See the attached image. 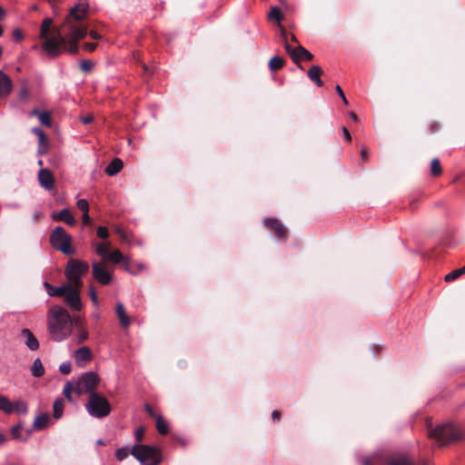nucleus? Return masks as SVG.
I'll return each mask as SVG.
<instances>
[{
	"mask_svg": "<svg viewBox=\"0 0 465 465\" xmlns=\"http://www.w3.org/2000/svg\"><path fill=\"white\" fill-rule=\"evenodd\" d=\"M59 371H61V373L63 374H69L72 371V365L69 361H65V362H63L60 366H59Z\"/></svg>",
	"mask_w": 465,
	"mask_h": 465,
	"instance_id": "42",
	"label": "nucleus"
},
{
	"mask_svg": "<svg viewBox=\"0 0 465 465\" xmlns=\"http://www.w3.org/2000/svg\"><path fill=\"white\" fill-rule=\"evenodd\" d=\"M0 411H3L6 414H12V401L7 397L0 395Z\"/></svg>",
	"mask_w": 465,
	"mask_h": 465,
	"instance_id": "32",
	"label": "nucleus"
},
{
	"mask_svg": "<svg viewBox=\"0 0 465 465\" xmlns=\"http://www.w3.org/2000/svg\"><path fill=\"white\" fill-rule=\"evenodd\" d=\"M272 417L273 419V420H280V417H281V413L280 411H273L272 413Z\"/></svg>",
	"mask_w": 465,
	"mask_h": 465,
	"instance_id": "58",
	"label": "nucleus"
},
{
	"mask_svg": "<svg viewBox=\"0 0 465 465\" xmlns=\"http://www.w3.org/2000/svg\"><path fill=\"white\" fill-rule=\"evenodd\" d=\"M38 180L41 186L46 190H52L54 187V178L48 169H41L38 173Z\"/></svg>",
	"mask_w": 465,
	"mask_h": 465,
	"instance_id": "14",
	"label": "nucleus"
},
{
	"mask_svg": "<svg viewBox=\"0 0 465 465\" xmlns=\"http://www.w3.org/2000/svg\"><path fill=\"white\" fill-rule=\"evenodd\" d=\"M90 215H89V212L88 213H83V216H82V220H83V223L84 224H88L90 223Z\"/></svg>",
	"mask_w": 465,
	"mask_h": 465,
	"instance_id": "55",
	"label": "nucleus"
},
{
	"mask_svg": "<svg viewBox=\"0 0 465 465\" xmlns=\"http://www.w3.org/2000/svg\"><path fill=\"white\" fill-rule=\"evenodd\" d=\"M12 410L13 413H16L18 415L25 414L28 411L27 404L25 401L22 400H18L15 401H12Z\"/></svg>",
	"mask_w": 465,
	"mask_h": 465,
	"instance_id": "27",
	"label": "nucleus"
},
{
	"mask_svg": "<svg viewBox=\"0 0 465 465\" xmlns=\"http://www.w3.org/2000/svg\"><path fill=\"white\" fill-rule=\"evenodd\" d=\"M64 402L62 399H57L54 401L53 404V410H54V417L55 419H60L63 416Z\"/></svg>",
	"mask_w": 465,
	"mask_h": 465,
	"instance_id": "31",
	"label": "nucleus"
},
{
	"mask_svg": "<svg viewBox=\"0 0 465 465\" xmlns=\"http://www.w3.org/2000/svg\"><path fill=\"white\" fill-rule=\"evenodd\" d=\"M85 409L90 416L97 419L107 417L112 411L109 401L98 392L88 396Z\"/></svg>",
	"mask_w": 465,
	"mask_h": 465,
	"instance_id": "5",
	"label": "nucleus"
},
{
	"mask_svg": "<svg viewBox=\"0 0 465 465\" xmlns=\"http://www.w3.org/2000/svg\"><path fill=\"white\" fill-rule=\"evenodd\" d=\"M263 225L271 231L277 240H287L288 231L286 227L277 219L269 217L263 220Z\"/></svg>",
	"mask_w": 465,
	"mask_h": 465,
	"instance_id": "11",
	"label": "nucleus"
},
{
	"mask_svg": "<svg viewBox=\"0 0 465 465\" xmlns=\"http://www.w3.org/2000/svg\"><path fill=\"white\" fill-rule=\"evenodd\" d=\"M96 46H97V44H95V43H85V44L84 45V48L86 51H88V52H93V51H94V50H95V48H96Z\"/></svg>",
	"mask_w": 465,
	"mask_h": 465,
	"instance_id": "51",
	"label": "nucleus"
},
{
	"mask_svg": "<svg viewBox=\"0 0 465 465\" xmlns=\"http://www.w3.org/2000/svg\"><path fill=\"white\" fill-rule=\"evenodd\" d=\"M131 455L142 465H158L162 461L161 450L156 446L134 444Z\"/></svg>",
	"mask_w": 465,
	"mask_h": 465,
	"instance_id": "4",
	"label": "nucleus"
},
{
	"mask_svg": "<svg viewBox=\"0 0 465 465\" xmlns=\"http://www.w3.org/2000/svg\"><path fill=\"white\" fill-rule=\"evenodd\" d=\"M32 375L40 378L45 374V368L40 359H35L31 368Z\"/></svg>",
	"mask_w": 465,
	"mask_h": 465,
	"instance_id": "26",
	"label": "nucleus"
},
{
	"mask_svg": "<svg viewBox=\"0 0 465 465\" xmlns=\"http://www.w3.org/2000/svg\"><path fill=\"white\" fill-rule=\"evenodd\" d=\"M341 131H342V134H343L345 141L351 142V136L349 130L346 127H342Z\"/></svg>",
	"mask_w": 465,
	"mask_h": 465,
	"instance_id": "52",
	"label": "nucleus"
},
{
	"mask_svg": "<svg viewBox=\"0 0 465 465\" xmlns=\"http://www.w3.org/2000/svg\"><path fill=\"white\" fill-rule=\"evenodd\" d=\"M136 268H137V270H135V271H136V273H137L138 272H142V271L145 270V265L143 264V263H138L136 265Z\"/></svg>",
	"mask_w": 465,
	"mask_h": 465,
	"instance_id": "62",
	"label": "nucleus"
},
{
	"mask_svg": "<svg viewBox=\"0 0 465 465\" xmlns=\"http://www.w3.org/2000/svg\"><path fill=\"white\" fill-rule=\"evenodd\" d=\"M131 454V450H128L126 447L119 448L115 450V458L122 461Z\"/></svg>",
	"mask_w": 465,
	"mask_h": 465,
	"instance_id": "37",
	"label": "nucleus"
},
{
	"mask_svg": "<svg viewBox=\"0 0 465 465\" xmlns=\"http://www.w3.org/2000/svg\"><path fill=\"white\" fill-rule=\"evenodd\" d=\"M80 67L82 69V71L84 72H90L92 67H93V64L91 61H88V60H83L81 62V64H80Z\"/></svg>",
	"mask_w": 465,
	"mask_h": 465,
	"instance_id": "46",
	"label": "nucleus"
},
{
	"mask_svg": "<svg viewBox=\"0 0 465 465\" xmlns=\"http://www.w3.org/2000/svg\"><path fill=\"white\" fill-rule=\"evenodd\" d=\"M48 151V142L47 138L45 137V140L41 143V140H38V154L42 155L46 153Z\"/></svg>",
	"mask_w": 465,
	"mask_h": 465,
	"instance_id": "39",
	"label": "nucleus"
},
{
	"mask_svg": "<svg viewBox=\"0 0 465 465\" xmlns=\"http://www.w3.org/2000/svg\"><path fill=\"white\" fill-rule=\"evenodd\" d=\"M5 15V9L0 5V20L4 19Z\"/></svg>",
	"mask_w": 465,
	"mask_h": 465,
	"instance_id": "64",
	"label": "nucleus"
},
{
	"mask_svg": "<svg viewBox=\"0 0 465 465\" xmlns=\"http://www.w3.org/2000/svg\"><path fill=\"white\" fill-rule=\"evenodd\" d=\"M281 29V37L284 43V48L288 54L291 56L292 60L298 64V66L302 69V66L300 64L301 60L312 61L313 59V54L306 50L302 45H298L296 47H292L287 41V33L285 29L280 25Z\"/></svg>",
	"mask_w": 465,
	"mask_h": 465,
	"instance_id": "8",
	"label": "nucleus"
},
{
	"mask_svg": "<svg viewBox=\"0 0 465 465\" xmlns=\"http://www.w3.org/2000/svg\"><path fill=\"white\" fill-rule=\"evenodd\" d=\"M90 36L94 39V40H97V39H100L101 38V35L95 32V31H91L90 32Z\"/></svg>",
	"mask_w": 465,
	"mask_h": 465,
	"instance_id": "59",
	"label": "nucleus"
},
{
	"mask_svg": "<svg viewBox=\"0 0 465 465\" xmlns=\"http://www.w3.org/2000/svg\"><path fill=\"white\" fill-rule=\"evenodd\" d=\"M93 246L94 248L95 252L102 258V261L106 262V257L109 254V250L111 247L110 242H94Z\"/></svg>",
	"mask_w": 465,
	"mask_h": 465,
	"instance_id": "22",
	"label": "nucleus"
},
{
	"mask_svg": "<svg viewBox=\"0 0 465 465\" xmlns=\"http://www.w3.org/2000/svg\"><path fill=\"white\" fill-rule=\"evenodd\" d=\"M79 289L80 288L69 284V289H66L64 294V301L74 311H80L82 309Z\"/></svg>",
	"mask_w": 465,
	"mask_h": 465,
	"instance_id": "12",
	"label": "nucleus"
},
{
	"mask_svg": "<svg viewBox=\"0 0 465 465\" xmlns=\"http://www.w3.org/2000/svg\"><path fill=\"white\" fill-rule=\"evenodd\" d=\"M38 120L45 126L50 127L52 125L51 115L48 112H41L38 115Z\"/></svg>",
	"mask_w": 465,
	"mask_h": 465,
	"instance_id": "36",
	"label": "nucleus"
},
{
	"mask_svg": "<svg viewBox=\"0 0 465 465\" xmlns=\"http://www.w3.org/2000/svg\"><path fill=\"white\" fill-rule=\"evenodd\" d=\"M362 465H381L384 462L381 453H374L370 457H365L361 460Z\"/></svg>",
	"mask_w": 465,
	"mask_h": 465,
	"instance_id": "25",
	"label": "nucleus"
},
{
	"mask_svg": "<svg viewBox=\"0 0 465 465\" xmlns=\"http://www.w3.org/2000/svg\"><path fill=\"white\" fill-rule=\"evenodd\" d=\"M123 262L124 269L128 272L131 274H136V271L131 266L130 261L127 257H125V260Z\"/></svg>",
	"mask_w": 465,
	"mask_h": 465,
	"instance_id": "43",
	"label": "nucleus"
},
{
	"mask_svg": "<svg viewBox=\"0 0 465 465\" xmlns=\"http://www.w3.org/2000/svg\"><path fill=\"white\" fill-rule=\"evenodd\" d=\"M71 392L76 393V383L67 381L64 387V394L66 398H70Z\"/></svg>",
	"mask_w": 465,
	"mask_h": 465,
	"instance_id": "38",
	"label": "nucleus"
},
{
	"mask_svg": "<svg viewBox=\"0 0 465 465\" xmlns=\"http://www.w3.org/2000/svg\"><path fill=\"white\" fill-rule=\"evenodd\" d=\"M6 440H7L6 436L4 433L0 432V445L6 442Z\"/></svg>",
	"mask_w": 465,
	"mask_h": 465,
	"instance_id": "61",
	"label": "nucleus"
},
{
	"mask_svg": "<svg viewBox=\"0 0 465 465\" xmlns=\"http://www.w3.org/2000/svg\"><path fill=\"white\" fill-rule=\"evenodd\" d=\"M50 243L57 251L66 255H74L75 250L72 247V236L62 226H56L50 234Z\"/></svg>",
	"mask_w": 465,
	"mask_h": 465,
	"instance_id": "7",
	"label": "nucleus"
},
{
	"mask_svg": "<svg viewBox=\"0 0 465 465\" xmlns=\"http://www.w3.org/2000/svg\"><path fill=\"white\" fill-rule=\"evenodd\" d=\"M464 273H465V265L462 268L456 269V270L450 272V273H448L445 276L444 280H445V282H452V281L458 279L460 276H461Z\"/></svg>",
	"mask_w": 465,
	"mask_h": 465,
	"instance_id": "35",
	"label": "nucleus"
},
{
	"mask_svg": "<svg viewBox=\"0 0 465 465\" xmlns=\"http://www.w3.org/2000/svg\"><path fill=\"white\" fill-rule=\"evenodd\" d=\"M49 416L46 413L41 414L37 416L33 423V427L35 430H41L47 427L49 422Z\"/></svg>",
	"mask_w": 465,
	"mask_h": 465,
	"instance_id": "24",
	"label": "nucleus"
},
{
	"mask_svg": "<svg viewBox=\"0 0 465 465\" xmlns=\"http://www.w3.org/2000/svg\"><path fill=\"white\" fill-rule=\"evenodd\" d=\"M76 205L81 211H83V213L89 212V203L85 199H79Z\"/></svg>",
	"mask_w": 465,
	"mask_h": 465,
	"instance_id": "40",
	"label": "nucleus"
},
{
	"mask_svg": "<svg viewBox=\"0 0 465 465\" xmlns=\"http://www.w3.org/2000/svg\"><path fill=\"white\" fill-rule=\"evenodd\" d=\"M361 159L363 162L368 161V152H367L366 148H364V147L361 148Z\"/></svg>",
	"mask_w": 465,
	"mask_h": 465,
	"instance_id": "56",
	"label": "nucleus"
},
{
	"mask_svg": "<svg viewBox=\"0 0 465 465\" xmlns=\"http://www.w3.org/2000/svg\"><path fill=\"white\" fill-rule=\"evenodd\" d=\"M123 161L119 158H114L105 168V173L110 176H114L123 169Z\"/></svg>",
	"mask_w": 465,
	"mask_h": 465,
	"instance_id": "23",
	"label": "nucleus"
},
{
	"mask_svg": "<svg viewBox=\"0 0 465 465\" xmlns=\"http://www.w3.org/2000/svg\"><path fill=\"white\" fill-rule=\"evenodd\" d=\"M88 292H89L90 298H91L92 302H94V304H95V305L98 304V297L96 294V291L93 285L89 286Z\"/></svg>",
	"mask_w": 465,
	"mask_h": 465,
	"instance_id": "44",
	"label": "nucleus"
},
{
	"mask_svg": "<svg viewBox=\"0 0 465 465\" xmlns=\"http://www.w3.org/2000/svg\"><path fill=\"white\" fill-rule=\"evenodd\" d=\"M322 70L319 65H312L307 72V75L312 82H313L318 87L323 85V82L321 79Z\"/></svg>",
	"mask_w": 465,
	"mask_h": 465,
	"instance_id": "20",
	"label": "nucleus"
},
{
	"mask_svg": "<svg viewBox=\"0 0 465 465\" xmlns=\"http://www.w3.org/2000/svg\"><path fill=\"white\" fill-rule=\"evenodd\" d=\"M335 90H336L337 94H339V96L341 98L343 104L347 105L348 104V100L345 97V95L343 94V91L341 90V86L340 85H336Z\"/></svg>",
	"mask_w": 465,
	"mask_h": 465,
	"instance_id": "50",
	"label": "nucleus"
},
{
	"mask_svg": "<svg viewBox=\"0 0 465 465\" xmlns=\"http://www.w3.org/2000/svg\"><path fill=\"white\" fill-rule=\"evenodd\" d=\"M427 428L429 437L434 439L440 446L461 439L463 436L460 429L452 423H443L432 428L431 422L427 420Z\"/></svg>",
	"mask_w": 465,
	"mask_h": 465,
	"instance_id": "3",
	"label": "nucleus"
},
{
	"mask_svg": "<svg viewBox=\"0 0 465 465\" xmlns=\"http://www.w3.org/2000/svg\"><path fill=\"white\" fill-rule=\"evenodd\" d=\"M144 436V429L143 427L137 428L134 431V437L137 441H141Z\"/></svg>",
	"mask_w": 465,
	"mask_h": 465,
	"instance_id": "48",
	"label": "nucleus"
},
{
	"mask_svg": "<svg viewBox=\"0 0 465 465\" xmlns=\"http://www.w3.org/2000/svg\"><path fill=\"white\" fill-rule=\"evenodd\" d=\"M97 237L101 239H107L109 236L108 229L104 226H99L96 230Z\"/></svg>",
	"mask_w": 465,
	"mask_h": 465,
	"instance_id": "41",
	"label": "nucleus"
},
{
	"mask_svg": "<svg viewBox=\"0 0 465 465\" xmlns=\"http://www.w3.org/2000/svg\"><path fill=\"white\" fill-rule=\"evenodd\" d=\"M47 330L50 338L56 342L63 341L71 335L73 321L65 308L54 305L48 310Z\"/></svg>",
	"mask_w": 465,
	"mask_h": 465,
	"instance_id": "2",
	"label": "nucleus"
},
{
	"mask_svg": "<svg viewBox=\"0 0 465 465\" xmlns=\"http://www.w3.org/2000/svg\"><path fill=\"white\" fill-rule=\"evenodd\" d=\"M92 359V351L87 346H83L74 351L75 363L80 367H84Z\"/></svg>",
	"mask_w": 465,
	"mask_h": 465,
	"instance_id": "13",
	"label": "nucleus"
},
{
	"mask_svg": "<svg viewBox=\"0 0 465 465\" xmlns=\"http://www.w3.org/2000/svg\"><path fill=\"white\" fill-rule=\"evenodd\" d=\"M88 10L89 5L84 3H79L70 9L62 25L68 31L65 35H63L61 28H52V18H45L39 34L43 40V50L52 57H57L64 52L76 54L79 40L87 34V27L82 22L85 19Z\"/></svg>",
	"mask_w": 465,
	"mask_h": 465,
	"instance_id": "1",
	"label": "nucleus"
},
{
	"mask_svg": "<svg viewBox=\"0 0 465 465\" xmlns=\"http://www.w3.org/2000/svg\"><path fill=\"white\" fill-rule=\"evenodd\" d=\"M13 89V84L11 78L0 71V96L5 97L11 94Z\"/></svg>",
	"mask_w": 465,
	"mask_h": 465,
	"instance_id": "16",
	"label": "nucleus"
},
{
	"mask_svg": "<svg viewBox=\"0 0 465 465\" xmlns=\"http://www.w3.org/2000/svg\"><path fill=\"white\" fill-rule=\"evenodd\" d=\"M124 260L125 257L118 249H116L109 252V254L106 257V263H108V262H112L114 264H118L124 262Z\"/></svg>",
	"mask_w": 465,
	"mask_h": 465,
	"instance_id": "28",
	"label": "nucleus"
},
{
	"mask_svg": "<svg viewBox=\"0 0 465 465\" xmlns=\"http://www.w3.org/2000/svg\"><path fill=\"white\" fill-rule=\"evenodd\" d=\"M23 422H19L15 426L12 427L11 435L13 439L20 441H26L28 440L31 434V430H26L25 431H23Z\"/></svg>",
	"mask_w": 465,
	"mask_h": 465,
	"instance_id": "17",
	"label": "nucleus"
},
{
	"mask_svg": "<svg viewBox=\"0 0 465 465\" xmlns=\"http://www.w3.org/2000/svg\"><path fill=\"white\" fill-rule=\"evenodd\" d=\"M115 312H116V315L120 321V323L122 325L123 328H127L129 327L130 323H131V319L130 317L127 315L126 312H125V309H124V306L122 302H117L116 303V306H115Z\"/></svg>",
	"mask_w": 465,
	"mask_h": 465,
	"instance_id": "21",
	"label": "nucleus"
},
{
	"mask_svg": "<svg viewBox=\"0 0 465 465\" xmlns=\"http://www.w3.org/2000/svg\"><path fill=\"white\" fill-rule=\"evenodd\" d=\"M21 336L25 339V343L31 351H36L39 348L37 339L29 329H23Z\"/></svg>",
	"mask_w": 465,
	"mask_h": 465,
	"instance_id": "18",
	"label": "nucleus"
},
{
	"mask_svg": "<svg viewBox=\"0 0 465 465\" xmlns=\"http://www.w3.org/2000/svg\"><path fill=\"white\" fill-rule=\"evenodd\" d=\"M100 381L97 373L94 371L84 372L76 381V394L82 395L84 393H97L96 387Z\"/></svg>",
	"mask_w": 465,
	"mask_h": 465,
	"instance_id": "10",
	"label": "nucleus"
},
{
	"mask_svg": "<svg viewBox=\"0 0 465 465\" xmlns=\"http://www.w3.org/2000/svg\"><path fill=\"white\" fill-rule=\"evenodd\" d=\"M156 429L162 435H165L169 432V427L164 419L161 415L156 416Z\"/></svg>",
	"mask_w": 465,
	"mask_h": 465,
	"instance_id": "30",
	"label": "nucleus"
},
{
	"mask_svg": "<svg viewBox=\"0 0 465 465\" xmlns=\"http://www.w3.org/2000/svg\"><path fill=\"white\" fill-rule=\"evenodd\" d=\"M40 114H41V112H40L38 109L35 108V109H33V110L29 113V115H30V116H36V117L38 118V115H39Z\"/></svg>",
	"mask_w": 465,
	"mask_h": 465,
	"instance_id": "60",
	"label": "nucleus"
},
{
	"mask_svg": "<svg viewBox=\"0 0 465 465\" xmlns=\"http://www.w3.org/2000/svg\"><path fill=\"white\" fill-rule=\"evenodd\" d=\"M51 218L54 221H60L71 226L75 224V219L68 209H63L58 213H53L51 214Z\"/></svg>",
	"mask_w": 465,
	"mask_h": 465,
	"instance_id": "15",
	"label": "nucleus"
},
{
	"mask_svg": "<svg viewBox=\"0 0 465 465\" xmlns=\"http://www.w3.org/2000/svg\"><path fill=\"white\" fill-rule=\"evenodd\" d=\"M88 338V332L86 331H81L79 333V341L83 342Z\"/></svg>",
	"mask_w": 465,
	"mask_h": 465,
	"instance_id": "54",
	"label": "nucleus"
},
{
	"mask_svg": "<svg viewBox=\"0 0 465 465\" xmlns=\"http://www.w3.org/2000/svg\"><path fill=\"white\" fill-rule=\"evenodd\" d=\"M114 268L109 267L105 261H94L92 262L93 278L101 285H109L114 281Z\"/></svg>",
	"mask_w": 465,
	"mask_h": 465,
	"instance_id": "9",
	"label": "nucleus"
},
{
	"mask_svg": "<svg viewBox=\"0 0 465 465\" xmlns=\"http://www.w3.org/2000/svg\"><path fill=\"white\" fill-rule=\"evenodd\" d=\"M145 411L150 416L156 419L157 414H155L153 409L149 404L145 405Z\"/></svg>",
	"mask_w": 465,
	"mask_h": 465,
	"instance_id": "53",
	"label": "nucleus"
},
{
	"mask_svg": "<svg viewBox=\"0 0 465 465\" xmlns=\"http://www.w3.org/2000/svg\"><path fill=\"white\" fill-rule=\"evenodd\" d=\"M430 173L432 176H440L442 173V169L439 158L432 159L430 163Z\"/></svg>",
	"mask_w": 465,
	"mask_h": 465,
	"instance_id": "33",
	"label": "nucleus"
},
{
	"mask_svg": "<svg viewBox=\"0 0 465 465\" xmlns=\"http://www.w3.org/2000/svg\"><path fill=\"white\" fill-rule=\"evenodd\" d=\"M29 96V90L26 86H23L19 92V97L21 100H26Z\"/></svg>",
	"mask_w": 465,
	"mask_h": 465,
	"instance_id": "49",
	"label": "nucleus"
},
{
	"mask_svg": "<svg viewBox=\"0 0 465 465\" xmlns=\"http://www.w3.org/2000/svg\"><path fill=\"white\" fill-rule=\"evenodd\" d=\"M349 116L351 118V120H352V121H354V122H357V121H358V117H357V115H356V114H355V113H353V112H350V113H349Z\"/></svg>",
	"mask_w": 465,
	"mask_h": 465,
	"instance_id": "63",
	"label": "nucleus"
},
{
	"mask_svg": "<svg viewBox=\"0 0 465 465\" xmlns=\"http://www.w3.org/2000/svg\"><path fill=\"white\" fill-rule=\"evenodd\" d=\"M32 132H33L35 135H37L38 140H41V143H42V142L45 140V138L46 137V136H45V132H44L41 128H39V127H34V128L32 129Z\"/></svg>",
	"mask_w": 465,
	"mask_h": 465,
	"instance_id": "47",
	"label": "nucleus"
},
{
	"mask_svg": "<svg viewBox=\"0 0 465 465\" xmlns=\"http://www.w3.org/2000/svg\"><path fill=\"white\" fill-rule=\"evenodd\" d=\"M93 120H94V118L91 115L82 117V123L84 124L92 123Z\"/></svg>",
	"mask_w": 465,
	"mask_h": 465,
	"instance_id": "57",
	"label": "nucleus"
},
{
	"mask_svg": "<svg viewBox=\"0 0 465 465\" xmlns=\"http://www.w3.org/2000/svg\"><path fill=\"white\" fill-rule=\"evenodd\" d=\"M282 14L278 6H272L268 14L269 20H275L278 24L282 20Z\"/></svg>",
	"mask_w": 465,
	"mask_h": 465,
	"instance_id": "34",
	"label": "nucleus"
},
{
	"mask_svg": "<svg viewBox=\"0 0 465 465\" xmlns=\"http://www.w3.org/2000/svg\"><path fill=\"white\" fill-rule=\"evenodd\" d=\"M13 39L16 42H20L24 39V33L20 29H15L12 33Z\"/></svg>",
	"mask_w": 465,
	"mask_h": 465,
	"instance_id": "45",
	"label": "nucleus"
},
{
	"mask_svg": "<svg viewBox=\"0 0 465 465\" xmlns=\"http://www.w3.org/2000/svg\"><path fill=\"white\" fill-rule=\"evenodd\" d=\"M284 65V59L281 56L275 55L269 61V68L272 72L280 70Z\"/></svg>",
	"mask_w": 465,
	"mask_h": 465,
	"instance_id": "29",
	"label": "nucleus"
},
{
	"mask_svg": "<svg viewBox=\"0 0 465 465\" xmlns=\"http://www.w3.org/2000/svg\"><path fill=\"white\" fill-rule=\"evenodd\" d=\"M44 286L47 293L52 297H62L66 292V289H69V283L63 284L61 286H54L51 283L45 282Z\"/></svg>",
	"mask_w": 465,
	"mask_h": 465,
	"instance_id": "19",
	"label": "nucleus"
},
{
	"mask_svg": "<svg viewBox=\"0 0 465 465\" xmlns=\"http://www.w3.org/2000/svg\"><path fill=\"white\" fill-rule=\"evenodd\" d=\"M88 271L89 264L86 262L71 259L64 269V275L70 285L80 288L83 285V277Z\"/></svg>",
	"mask_w": 465,
	"mask_h": 465,
	"instance_id": "6",
	"label": "nucleus"
}]
</instances>
